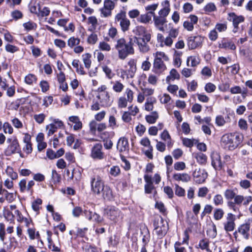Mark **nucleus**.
<instances>
[{
    "mask_svg": "<svg viewBox=\"0 0 252 252\" xmlns=\"http://www.w3.org/2000/svg\"><path fill=\"white\" fill-rule=\"evenodd\" d=\"M91 190L98 195H101L103 199L111 200L113 198L112 191L110 187L104 185L101 178L98 176L91 178Z\"/></svg>",
    "mask_w": 252,
    "mask_h": 252,
    "instance_id": "nucleus-1",
    "label": "nucleus"
},
{
    "mask_svg": "<svg viewBox=\"0 0 252 252\" xmlns=\"http://www.w3.org/2000/svg\"><path fill=\"white\" fill-rule=\"evenodd\" d=\"M115 48L118 52L119 58L122 60L126 59L129 55H133L134 53L131 38H130L128 42H126L123 37L118 39L115 45Z\"/></svg>",
    "mask_w": 252,
    "mask_h": 252,
    "instance_id": "nucleus-2",
    "label": "nucleus"
},
{
    "mask_svg": "<svg viewBox=\"0 0 252 252\" xmlns=\"http://www.w3.org/2000/svg\"><path fill=\"white\" fill-rule=\"evenodd\" d=\"M224 195L227 200L234 199L233 201L227 202V204L229 208L235 213L239 212L240 207L244 201V197L241 195H236L234 191L230 189H227L224 192Z\"/></svg>",
    "mask_w": 252,
    "mask_h": 252,
    "instance_id": "nucleus-3",
    "label": "nucleus"
},
{
    "mask_svg": "<svg viewBox=\"0 0 252 252\" xmlns=\"http://www.w3.org/2000/svg\"><path fill=\"white\" fill-rule=\"evenodd\" d=\"M241 143L240 136L236 134H226L221 138V145L224 149L232 150L236 148Z\"/></svg>",
    "mask_w": 252,
    "mask_h": 252,
    "instance_id": "nucleus-4",
    "label": "nucleus"
},
{
    "mask_svg": "<svg viewBox=\"0 0 252 252\" xmlns=\"http://www.w3.org/2000/svg\"><path fill=\"white\" fill-rule=\"evenodd\" d=\"M154 231L159 238H162L168 229V223L161 217L157 218L154 221Z\"/></svg>",
    "mask_w": 252,
    "mask_h": 252,
    "instance_id": "nucleus-5",
    "label": "nucleus"
},
{
    "mask_svg": "<svg viewBox=\"0 0 252 252\" xmlns=\"http://www.w3.org/2000/svg\"><path fill=\"white\" fill-rule=\"evenodd\" d=\"M151 34H145L144 37L134 36L132 38V42L136 43L139 51L142 53H146L150 50V46L148 43L151 40Z\"/></svg>",
    "mask_w": 252,
    "mask_h": 252,
    "instance_id": "nucleus-6",
    "label": "nucleus"
},
{
    "mask_svg": "<svg viewBox=\"0 0 252 252\" xmlns=\"http://www.w3.org/2000/svg\"><path fill=\"white\" fill-rule=\"evenodd\" d=\"M114 20L116 24L119 23L122 32H126L129 30L130 22L126 18L125 11L121 10L118 13L115 15Z\"/></svg>",
    "mask_w": 252,
    "mask_h": 252,
    "instance_id": "nucleus-7",
    "label": "nucleus"
},
{
    "mask_svg": "<svg viewBox=\"0 0 252 252\" xmlns=\"http://www.w3.org/2000/svg\"><path fill=\"white\" fill-rule=\"evenodd\" d=\"M49 120L52 122V123L46 126L47 134L48 136L53 135L57 131L58 129L62 128L63 126V122L58 119H54L52 117H50Z\"/></svg>",
    "mask_w": 252,
    "mask_h": 252,
    "instance_id": "nucleus-8",
    "label": "nucleus"
},
{
    "mask_svg": "<svg viewBox=\"0 0 252 252\" xmlns=\"http://www.w3.org/2000/svg\"><path fill=\"white\" fill-rule=\"evenodd\" d=\"M104 215L109 220L113 221H116L119 218L121 217L120 210L114 206H107L104 209Z\"/></svg>",
    "mask_w": 252,
    "mask_h": 252,
    "instance_id": "nucleus-9",
    "label": "nucleus"
},
{
    "mask_svg": "<svg viewBox=\"0 0 252 252\" xmlns=\"http://www.w3.org/2000/svg\"><path fill=\"white\" fill-rule=\"evenodd\" d=\"M204 38L200 35L190 36L188 39V46L189 49L192 50L202 46Z\"/></svg>",
    "mask_w": 252,
    "mask_h": 252,
    "instance_id": "nucleus-10",
    "label": "nucleus"
},
{
    "mask_svg": "<svg viewBox=\"0 0 252 252\" xmlns=\"http://www.w3.org/2000/svg\"><path fill=\"white\" fill-rule=\"evenodd\" d=\"M198 248L202 250H205L207 252H212V249H214V251L217 250V246L215 242H211L205 238L199 241Z\"/></svg>",
    "mask_w": 252,
    "mask_h": 252,
    "instance_id": "nucleus-11",
    "label": "nucleus"
},
{
    "mask_svg": "<svg viewBox=\"0 0 252 252\" xmlns=\"http://www.w3.org/2000/svg\"><path fill=\"white\" fill-rule=\"evenodd\" d=\"M192 175L196 183L202 184L205 182L208 176V174L204 169L196 168L193 171Z\"/></svg>",
    "mask_w": 252,
    "mask_h": 252,
    "instance_id": "nucleus-12",
    "label": "nucleus"
},
{
    "mask_svg": "<svg viewBox=\"0 0 252 252\" xmlns=\"http://www.w3.org/2000/svg\"><path fill=\"white\" fill-rule=\"evenodd\" d=\"M115 3L111 0H105L103 7L100 9L101 14L104 17L111 15V11L115 8Z\"/></svg>",
    "mask_w": 252,
    "mask_h": 252,
    "instance_id": "nucleus-13",
    "label": "nucleus"
},
{
    "mask_svg": "<svg viewBox=\"0 0 252 252\" xmlns=\"http://www.w3.org/2000/svg\"><path fill=\"white\" fill-rule=\"evenodd\" d=\"M235 217L232 213H228L226 220L223 222L224 229L226 232L232 231L235 227Z\"/></svg>",
    "mask_w": 252,
    "mask_h": 252,
    "instance_id": "nucleus-14",
    "label": "nucleus"
},
{
    "mask_svg": "<svg viewBox=\"0 0 252 252\" xmlns=\"http://www.w3.org/2000/svg\"><path fill=\"white\" fill-rule=\"evenodd\" d=\"M102 146L100 143L94 145L92 149L91 156L94 159H101L103 158L104 154L102 152Z\"/></svg>",
    "mask_w": 252,
    "mask_h": 252,
    "instance_id": "nucleus-15",
    "label": "nucleus"
},
{
    "mask_svg": "<svg viewBox=\"0 0 252 252\" xmlns=\"http://www.w3.org/2000/svg\"><path fill=\"white\" fill-rule=\"evenodd\" d=\"M96 97L101 104V106L108 107L110 106L111 102L108 92L99 93Z\"/></svg>",
    "mask_w": 252,
    "mask_h": 252,
    "instance_id": "nucleus-16",
    "label": "nucleus"
},
{
    "mask_svg": "<svg viewBox=\"0 0 252 252\" xmlns=\"http://www.w3.org/2000/svg\"><path fill=\"white\" fill-rule=\"evenodd\" d=\"M117 148L120 152H125L129 150L128 139L126 137H121L117 144Z\"/></svg>",
    "mask_w": 252,
    "mask_h": 252,
    "instance_id": "nucleus-17",
    "label": "nucleus"
},
{
    "mask_svg": "<svg viewBox=\"0 0 252 252\" xmlns=\"http://www.w3.org/2000/svg\"><path fill=\"white\" fill-rule=\"evenodd\" d=\"M252 222V219H249L244 224H242L238 229V231L245 239L249 238V231L250 229V224Z\"/></svg>",
    "mask_w": 252,
    "mask_h": 252,
    "instance_id": "nucleus-18",
    "label": "nucleus"
},
{
    "mask_svg": "<svg viewBox=\"0 0 252 252\" xmlns=\"http://www.w3.org/2000/svg\"><path fill=\"white\" fill-rule=\"evenodd\" d=\"M162 8L158 11V15L166 17L170 12V3L168 0H164L161 2Z\"/></svg>",
    "mask_w": 252,
    "mask_h": 252,
    "instance_id": "nucleus-19",
    "label": "nucleus"
},
{
    "mask_svg": "<svg viewBox=\"0 0 252 252\" xmlns=\"http://www.w3.org/2000/svg\"><path fill=\"white\" fill-rule=\"evenodd\" d=\"M212 165L215 169H220L222 163L220 155L217 152H213L211 155Z\"/></svg>",
    "mask_w": 252,
    "mask_h": 252,
    "instance_id": "nucleus-20",
    "label": "nucleus"
},
{
    "mask_svg": "<svg viewBox=\"0 0 252 252\" xmlns=\"http://www.w3.org/2000/svg\"><path fill=\"white\" fill-rule=\"evenodd\" d=\"M227 19L232 22L235 28H237L238 25L244 21V18L242 16H237L234 13H230L228 14Z\"/></svg>",
    "mask_w": 252,
    "mask_h": 252,
    "instance_id": "nucleus-21",
    "label": "nucleus"
},
{
    "mask_svg": "<svg viewBox=\"0 0 252 252\" xmlns=\"http://www.w3.org/2000/svg\"><path fill=\"white\" fill-rule=\"evenodd\" d=\"M164 61L154 60L153 67L157 73H160L166 69V66L163 63Z\"/></svg>",
    "mask_w": 252,
    "mask_h": 252,
    "instance_id": "nucleus-22",
    "label": "nucleus"
},
{
    "mask_svg": "<svg viewBox=\"0 0 252 252\" xmlns=\"http://www.w3.org/2000/svg\"><path fill=\"white\" fill-rule=\"evenodd\" d=\"M173 179L176 181H182L187 183L190 180V176L186 173H175L173 176Z\"/></svg>",
    "mask_w": 252,
    "mask_h": 252,
    "instance_id": "nucleus-23",
    "label": "nucleus"
},
{
    "mask_svg": "<svg viewBox=\"0 0 252 252\" xmlns=\"http://www.w3.org/2000/svg\"><path fill=\"white\" fill-rule=\"evenodd\" d=\"M154 14L155 12L152 11L147 12L144 14H142L138 18L137 21L142 23H148L151 21L152 17L154 15Z\"/></svg>",
    "mask_w": 252,
    "mask_h": 252,
    "instance_id": "nucleus-24",
    "label": "nucleus"
},
{
    "mask_svg": "<svg viewBox=\"0 0 252 252\" xmlns=\"http://www.w3.org/2000/svg\"><path fill=\"white\" fill-rule=\"evenodd\" d=\"M141 235L142 236V242L143 246H146L150 240V234L147 227H144L141 229Z\"/></svg>",
    "mask_w": 252,
    "mask_h": 252,
    "instance_id": "nucleus-25",
    "label": "nucleus"
},
{
    "mask_svg": "<svg viewBox=\"0 0 252 252\" xmlns=\"http://www.w3.org/2000/svg\"><path fill=\"white\" fill-rule=\"evenodd\" d=\"M200 63V58L198 56H191L188 58L187 64L188 66L195 67Z\"/></svg>",
    "mask_w": 252,
    "mask_h": 252,
    "instance_id": "nucleus-26",
    "label": "nucleus"
},
{
    "mask_svg": "<svg viewBox=\"0 0 252 252\" xmlns=\"http://www.w3.org/2000/svg\"><path fill=\"white\" fill-rule=\"evenodd\" d=\"M72 65L76 68V72L81 75H84L86 74V72L84 70V68L82 65L80 64L79 60L74 59L72 62Z\"/></svg>",
    "mask_w": 252,
    "mask_h": 252,
    "instance_id": "nucleus-27",
    "label": "nucleus"
},
{
    "mask_svg": "<svg viewBox=\"0 0 252 252\" xmlns=\"http://www.w3.org/2000/svg\"><path fill=\"white\" fill-rule=\"evenodd\" d=\"M220 48H224L225 49H230L234 50L236 49V46L234 42L231 40H223L219 46Z\"/></svg>",
    "mask_w": 252,
    "mask_h": 252,
    "instance_id": "nucleus-28",
    "label": "nucleus"
},
{
    "mask_svg": "<svg viewBox=\"0 0 252 252\" xmlns=\"http://www.w3.org/2000/svg\"><path fill=\"white\" fill-rule=\"evenodd\" d=\"M19 150V145L17 139H14L8 146L7 149V152L9 154L14 153L18 152Z\"/></svg>",
    "mask_w": 252,
    "mask_h": 252,
    "instance_id": "nucleus-29",
    "label": "nucleus"
},
{
    "mask_svg": "<svg viewBox=\"0 0 252 252\" xmlns=\"http://www.w3.org/2000/svg\"><path fill=\"white\" fill-rule=\"evenodd\" d=\"M110 84L112 85V89L115 93H120L124 89V85L120 81H111Z\"/></svg>",
    "mask_w": 252,
    "mask_h": 252,
    "instance_id": "nucleus-30",
    "label": "nucleus"
},
{
    "mask_svg": "<svg viewBox=\"0 0 252 252\" xmlns=\"http://www.w3.org/2000/svg\"><path fill=\"white\" fill-rule=\"evenodd\" d=\"M180 74L175 69H172L170 71V74L167 76L166 81L168 84H170L171 82L175 79H180Z\"/></svg>",
    "mask_w": 252,
    "mask_h": 252,
    "instance_id": "nucleus-31",
    "label": "nucleus"
},
{
    "mask_svg": "<svg viewBox=\"0 0 252 252\" xmlns=\"http://www.w3.org/2000/svg\"><path fill=\"white\" fill-rule=\"evenodd\" d=\"M69 120L74 124L73 129L75 130H79L82 128V124L78 117L75 116H70L69 117Z\"/></svg>",
    "mask_w": 252,
    "mask_h": 252,
    "instance_id": "nucleus-32",
    "label": "nucleus"
},
{
    "mask_svg": "<svg viewBox=\"0 0 252 252\" xmlns=\"http://www.w3.org/2000/svg\"><path fill=\"white\" fill-rule=\"evenodd\" d=\"M91 57L92 55L90 53H85L82 55L83 62L85 67L87 69H89L91 65Z\"/></svg>",
    "mask_w": 252,
    "mask_h": 252,
    "instance_id": "nucleus-33",
    "label": "nucleus"
},
{
    "mask_svg": "<svg viewBox=\"0 0 252 252\" xmlns=\"http://www.w3.org/2000/svg\"><path fill=\"white\" fill-rule=\"evenodd\" d=\"M194 157L196 159L197 162L200 164H205L207 160V156L202 153L194 154Z\"/></svg>",
    "mask_w": 252,
    "mask_h": 252,
    "instance_id": "nucleus-34",
    "label": "nucleus"
},
{
    "mask_svg": "<svg viewBox=\"0 0 252 252\" xmlns=\"http://www.w3.org/2000/svg\"><path fill=\"white\" fill-rule=\"evenodd\" d=\"M161 138L167 142V146L168 147H171L173 145V143L171 142V137L166 130H164L160 135Z\"/></svg>",
    "mask_w": 252,
    "mask_h": 252,
    "instance_id": "nucleus-35",
    "label": "nucleus"
},
{
    "mask_svg": "<svg viewBox=\"0 0 252 252\" xmlns=\"http://www.w3.org/2000/svg\"><path fill=\"white\" fill-rule=\"evenodd\" d=\"M37 80V79L36 76L32 74H28L25 76L24 79L25 82L29 85H32L34 84H35Z\"/></svg>",
    "mask_w": 252,
    "mask_h": 252,
    "instance_id": "nucleus-36",
    "label": "nucleus"
},
{
    "mask_svg": "<svg viewBox=\"0 0 252 252\" xmlns=\"http://www.w3.org/2000/svg\"><path fill=\"white\" fill-rule=\"evenodd\" d=\"M134 32L135 34V36L142 37H144L145 34H150L147 32L145 28L141 26L136 27Z\"/></svg>",
    "mask_w": 252,
    "mask_h": 252,
    "instance_id": "nucleus-37",
    "label": "nucleus"
},
{
    "mask_svg": "<svg viewBox=\"0 0 252 252\" xmlns=\"http://www.w3.org/2000/svg\"><path fill=\"white\" fill-rule=\"evenodd\" d=\"M158 118V115L156 111L152 112L150 115H147L145 117L146 121L150 124H154Z\"/></svg>",
    "mask_w": 252,
    "mask_h": 252,
    "instance_id": "nucleus-38",
    "label": "nucleus"
},
{
    "mask_svg": "<svg viewBox=\"0 0 252 252\" xmlns=\"http://www.w3.org/2000/svg\"><path fill=\"white\" fill-rule=\"evenodd\" d=\"M153 55L155 57L154 60L164 61H168L169 60L168 56L163 52L157 51Z\"/></svg>",
    "mask_w": 252,
    "mask_h": 252,
    "instance_id": "nucleus-39",
    "label": "nucleus"
},
{
    "mask_svg": "<svg viewBox=\"0 0 252 252\" xmlns=\"http://www.w3.org/2000/svg\"><path fill=\"white\" fill-rule=\"evenodd\" d=\"M153 16L155 24L157 26H162L166 22V17H165L160 15L157 16L155 15V14Z\"/></svg>",
    "mask_w": 252,
    "mask_h": 252,
    "instance_id": "nucleus-40",
    "label": "nucleus"
},
{
    "mask_svg": "<svg viewBox=\"0 0 252 252\" xmlns=\"http://www.w3.org/2000/svg\"><path fill=\"white\" fill-rule=\"evenodd\" d=\"M103 71L105 73L106 77L108 79H112L115 75L112 70L107 65L102 66Z\"/></svg>",
    "mask_w": 252,
    "mask_h": 252,
    "instance_id": "nucleus-41",
    "label": "nucleus"
},
{
    "mask_svg": "<svg viewBox=\"0 0 252 252\" xmlns=\"http://www.w3.org/2000/svg\"><path fill=\"white\" fill-rule=\"evenodd\" d=\"M5 173L12 180H16L18 178L17 173L15 172L12 167L10 166L7 167L5 170Z\"/></svg>",
    "mask_w": 252,
    "mask_h": 252,
    "instance_id": "nucleus-42",
    "label": "nucleus"
},
{
    "mask_svg": "<svg viewBox=\"0 0 252 252\" xmlns=\"http://www.w3.org/2000/svg\"><path fill=\"white\" fill-rule=\"evenodd\" d=\"M109 173L111 176L117 177L120 175L121 169L119 166L114 165L110 167Z\"/></svg>",
    "mask_w": 252,
    "mask_h": 252,
    "instance_id": "nucleus-43",
    "label": "nucleus"
},
{
    "mask_svg": "<svg viewBox=\"0 0 252 252\" xmlns=\"http://www.w3.org/2000/svg\"><path fill=\"white\" fill-rule=\"evenodd\" d=\"M224 211L222 209L217 208L214 210V217L216 220H220L224 215Z\"/></svg>",
    "mask_w": 252,
    "mask_h": 252,
    "instance_id": "nucleus-44",
    "label": "nucleus"
},
{
    "mask_svg": "<svg viewBox=\"0 0 252 252\" xmlns=\"http://www.w3.org/2000/svg\"><path fill=\"white\" fill-rule=\"evenodd\" d=\"M98 48L100 50L106 52H109L111 49L110 45L104 41L99 42Z\"/></svg>",
    "mask_w": 252,
    "mask_h": 252,
    "instance_id": "nucleus-45",
    "label": "nucleus"
},
{
    "mask_svg": "<svg viewBox=\"0 0 252 252\" xmlns=\"http://www.w3.org/2000/svg\"><path fill=\"white\" fill-rule=\"evenodd\" d=\"M80 40L79 38L71 37L68 40L67 45L70 48H73L75 46L78 45L80 43Z\"/></svg>",
    "mask_w": 252,
    "mask_h": 252,
    "instance_id": "nucleus-46",
    "label": "nucleus"
},
{
    "mask_svg": "<svg viewBox=\"0 0 252 252\" xmlns=\"http://www.w3.org/2000/svg\"><path fill=\"white\" fill-rule=\"evenodd\" d=\"M213 203L216 206L221 205L223 203V197L220 194H216L213 197Z\"/></svg>",
    "mask_w": 252,
    "mask_h": 252,
    "instance_id": "nucleus-47",
    "label": "nucleus"
},
{
    "mask_svg": "<svg viewBox=\"0 0 252 252\" xmlns=\"http://www.w3.org/2000/svg\"><path fill=\"white\" fill-rule=\"evenodd\" d=\"M171 99V98L170 96L167 94H164L162 95H160L159 96V101L162 104H169L170 103Z\"/></svg>",
    "mask_w": 252,
    "mask_h": 252,
    "instance_id": "nucleus-48",
    "label": "nucleus"
},
{
    "mask_svg": "<svg viewBox=\"0 0 252 252\" xmlns=\"http://www.w3.org/2000/svg\"><path fill=\"white\" fill-rule=\"evenodd\" d=\"M197 140L194 139L184 138L183 139V143L184 145L187 147H192L194 144H195L197 143Z\"/></svg>",
    "mask_w": 252,
    "mask_h": 252,
    "instance_id": "nucleus-49",
    "label": "nucleus"
},
{
    "mask_svg": "<svg viewBox=\"0 0 252 252\" xmlns=\"http://www.w3.org/2000/svg\"><path fill=\"white\" fill-rule=\"evenodd\" d=\"M193 9L192 4L189 2H186L183 5V11L184 13L191 12Z\"/></svg>",
    "mask_w": 252,
    "mask_h": 252,
    "instance_id": "nucleus-50",
    "label": "nucleus"
},
{
    "mask_svg": "<svg viewBox=\"0 0 252 252\" xmlns=\"http://www.w3.org/2000/svg\"><path fill=\"white\" fill-rule=\"evenodd\" d=\"M230 92L232 94H242L244 95L247 94V92L246 90L242 91L241 87L238 86H236L233 87H232L230 90Z\"/></svg>",
    "mask_w": 252,
    "mask_h": 252,
    "instance_id": "nucleus-51",
    "label": "nucleus"
},
{
    "mask_svg": "<svg viewBox=\"0 0 252 252\" xmlns=\"http://www.w3.org/2000/svg\"><path fill=\"white\" fill-rule=\"evenodd\" d=\"M6 52L10 53H14L19 51V48L15 45L7 44L5 46Z\"/></svg>",
    "mask_w": 252,
    "mask_h": 252,
    "instance_id": "nucleus-52",
    "label": "nucleus"
},
{
    "mask_svg": "<svg viewBox=\"0 0 252 252\" xmlns=\"http://www.w3.org/2000/svg\"><path fill=\"white\" fill-rule=\"evenodd\" d=\"M175 194L180 197H182V196H185V189L177 184H175Z\"/></svg>",
    "mask_w": 252,
    "mask_h": 252,
    "instance_id": "nucleus-53",
    "label": "nucleus"
},
{
    "mask_svg": "<svg viewBox=\"0 0 252 252\" xmlns=\"http://www.w3.org/2000/svg\"><path fill=\"white\" fill-rule=\"evenodd\" d=\"M128 102L125 97H120L118 100V106L120 108H126Z\"/></svg>",
    "mask_w": 252,
    "mask_h": 252,
    "instance_id": "nucleus-54",
    "label": "nucleus"
},
{
    "mask_svg": "<svg viewBox=\"0 0 252 252\" xmlns=\"http://www.w3.org/2000/svg\"><path fill=\"white\" fill-rule=\"evenodd\" d=\"M46 118V115L43 113L35 114L33 116V119L36 123L39 124H42Z\"/></svg>",
    "mask_w": 252,
    "mask_h": 252,
    "instance_id": "nucleus-55",
    "label": "nucleus"
},
{
    "mask_svg": "<svg viewBox=\"0 0 252 252\" xmlns=\"http://www.w3.org/2000/svg\"><path fill=\"white\" fill-rule=\"evenodd\" d=\"M204 10L206 13H209L216 10L215 5L212 2L207 4L204 7Z\"/></svg>",
    "mask_w": 252,
    "mask_h": 252,
    "instance_id": "nucleus-56",
    "label": "nucleus"
},
{
    "mask_svg": "<svg viewBox=\"0 0 252 252\" xmlns=\"http://www.w3.org/2000/svg\"><path fill=\"white\" fill-rule=\"evenodd\" d=\"M219 32H224L227 30V25L225 23H217L214 29Z\"/></svg>",
    "mask_w": 252,
    "mask_h": 252,
    "instance_id": "nucleus-57",
    "label": "nucleus"
},
{
    "mask_svg": "<svg viewBox=\"0 0 252 252\" xmlns=\"http://www.w3.org/2000/svg\"><path fill=\"white\" fill-rule=\"evenodd\" d=\"M174 168L177 171L183 170L186 168V164L183 161L176 162L174 164Z\"/></svg>",
    "mask_w": 252,
    "mask_h": 252,
    "instance_id": "nucleus-58",
    "label": "nucleus"
},
{
    "mask_svg": "<svg viewBox=\"0 0 252 252\" xmlns=\"http://www.w3.org/2000/svg\"><path fill=\"white\" fill-rule=\"evenodd\" d=\"M204 89L207 93H211L214 92L216 90V87L212 83H208L205 86Z\"/></svg>",
    "mask_w": 252,
    "mask_h": 252,
    "instance_id": "nucleus-59",
    "label": "nucleus"
},
{
    "mask_svg": "<svg viewBox=\"0 0 252 252\" xmlns=\"http://www.w3.org/2000/svg\"><path fill=\"white\" fill-rule=\"evenodd\" d=\"M22 99H17L13 101L9 105L10 108L13 110H17L22 104Z\"/></svg>",
    "mask_w": 252,
    "mask_h": 252,
    "instance_id": "nucleus-60",
    "label": "nucleus"
},
{
    "mask_svg": "<svg viewBox=\"0 0 252 252\" xmlns=\"http://www.w3.org/2000/svg\"><path fill=\"white\" fill-rule=\"evenodd\" d=\"M207 235L211 238H214L217 236V228L216 225L213 224L212 229H209L207 231Z\"/></svg>",
    "mask_w": 252,
    "mask_h": 252,
    "instance_id": "nucleus-61",
    "label": "nucleus"
},
{
    "mask_svg": "<svg viewBox=\"0 0 252 252\" xmlns=\"http://www.w3.org/2000/svg\"><path fill=\"white\" fill-rule=\"evenodd\" d=\"M107 34L110 38L114 39L118 34L117 29L114 27H111L108 30Z\"/></svg>",
    "mask_w": 252,
    "mask_h": 252,
    "instance_id": "nucleus-62",
    "label": "nucleus"
},
{
    "mask_svg": "<svg viewBox=\"0 0 252 252\" xmlns=\"http://www.w3.org/2000/svg\"><path fill=\"white\" fill-rule=\"evenodd\" d=\"M238 126L241 130H246L248 129V126L247 121L243 119H240L238 121Z\"/></svg>",
    "mask_w": 252,
    "mask_h": 252,
    "instance_id": "nucleus-63",
    "label": "nucleus"
},
{
    "mask_svg": "<svg viewBox=\"0 0 252 252\" xmlns=\"http://www.w3.org/2000/svg\"><path fill=\"white\" fill-rule=\"evenodd\" d=\"M182 243L180 242H176L174 244V249L175 252H186V249L184 247H181Z\"/></svg>",
    "mask_w": 252,
    "mask_h": 252,
    "instance_id": "nucleus-64",
    "label": "nucleus"
}]
</instances>
